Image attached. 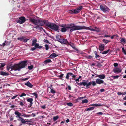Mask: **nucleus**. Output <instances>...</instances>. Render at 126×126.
Returning <instances> with one entry per match:
<instances>
[{"mask_svg": "<svg viewBox=\"0 0 126 126\" xmlns=\"http://www.w3.org/2000/svg\"><path fill=\"white\" fill-rule=\"evenodd\" d=\"M66 28L70 29V31L71 32L74 31L82 29H86L87 28L84 26H76L74 24L71 23L66 25Z\"/></svg>", "mask_w": 126, "mask_h": 126, "instance_id": "nucleus-1", "label": "nucleus"}, {"mask_svg": "<svg viewBox=\"0 0 126 126\" xmlns=\"http://www.w3.org/2000/svg\"><path fill=\"white\" fill-rule=\"evenodd\" d=\"M30 21L36 25H38L40 26H43L44 24H45L47 26V24H48L49 22L47 20H40L38 19H36L34 18H30L29 19Z\"/></svg>", "mask_w": 126, "mask_h": 126, "instance_id": "nucleus-2", "label": "nucleus"}, {"mask_svg": "<svg viewBox=\"0 0 126 126\" xmlns=\"http://www.w3.org/2000/svg\"><path fill=\"white\" fill-rule=\"evenodd\" d=\"M27 60L22 61L14 65L13 68H15V70L20 71L21 69L24 68L27 65Z\"/></svg>", "mask_w": 126, "mask_h": 126, "instance_id": "nucleus-3", "label": "nucleus"}, {"mask_svg": "<svg viewBox=\"0 0 126 126\" xmlns=\"http://www.w3.org/2000/svg\"><path fill=\"white\" fill-rule=\"evenodd\" d=\"M88 80H87L86 81L84 80V81L81 82L80 83L77 82V83L78 85H79L80 86H81L82 85L86 86V89L89 88V86L91 85V84H92V85L93 86L96 85V84L95 81H92V82H89L88 83Z\"/></svg>", "mask_w": 126, "mask_h": 126, "instance_id": "nucleus-4", "label": "nucleus"}, {"mask_svg": "<svg viewBox=\"0 0 126 126\" xmlns=\"http://www.w3.org/2000/svg\"><path fill=\"white\" fill-rule=\"evenodd\" d=\"M47 26L55 31H57L58 32H59V26L55 24L49 22L48 24L47 25Z\"/></svg>", "mask_w": 126, "mask_h": 126, "instance_id": "nucleus-5", "label": "nucleus"}, {"mask_svg": "<svg viewBox=\"0 0 126 126\" xmlns=\"http://www.w3.org/2000/svg\"><path fill=\"white\" fill-rule=\"evenodd\" d=\"M100 9L105 13L109 12L110 10L109 8L105 5H101L100 6Z\"/></svg>", "mask_w": 126, "mask_h": 126, "instance_id": "nucleus-6", "label": "nucleus"}, {"mask_svg": "<svg viewBox=\"0 0 126 126\" xmlns=\"http://www.w3.org/2000/svg\"><path fill=\"white\" fill-rule=\"evenodd\" d=\"M25 21V18L23 16L20 17L19 19H17L16 20V21L17 23L21 24L23 23Z\"/></svg>", "mask_w": 126, "mask_h": 126, "instance_id": "nucleus-7", "label": "nucleus"}, {"mask_svg": "<svg viewBox=\"0 0 126 126\" xmlns=\"http://www.w3.org/2000/svg\"><path fill=\"white\" fill-rule=\"evenodd\" d=\"M82 6H80L75 9L73 10L74 14H76L78 13L82 9Z\"/></svg>", "mask_w": 126, "mask_h": 126, "instance_id": "nucleus-8", "label": "nucleus"}, {"mask_svg": "<svg viewBox=\"0 0 126 126\" xmlns=\"http://www.w3.org/2000/svg\"><path fill=\"white\" fill-rule=\"evenodd\" d=\"M122 69L121 68L115 67L113 70V72L116 74L120 73L121 72Z\"/></svg>", "mask_w": 126, "mask_h": 126, "instance_id": "nucleus-9", "label": "nucleus"}, {"mask_svg": "<svg viewBox=\"0 0 126 126\" xmlns=\"http://www.w3.org/2000/svg\"><path fill=\"white\" fill-rule=\"evenodd\" d=\"M105 45L103 44H101L99 46V49L101 51H102L104 49Z\"/></svg>", "mask_w": 126, "mask_h": 126, "instance_id": "nucleus-10", "label": "nucleus"}, {"mask_svg": "<svg viewBox=\"0 0 126 126\" xmlns=\"http://www.w3.org/2000/svg\"><path fill=\"white\" fill-rule=\"evenodd\" d=\"M104 81L101 79H97L96 80V82H95L97 84H101L104 83Z\"/></svg>", "mask_w": 126, "mask_h": 126, "instance_id": "nucleus-11", "label": "nucleus"}, {"mask_svg": "<svg viewBox=\"0 0 126 126\" xmlns=\"http://www.w3.org/2000/svg\"><path fill=\"white\" fill-rule=\"evenodd\" d=\"M15 114L17 115L16 116V117L17 118L19 119L20 117H20V116L21 115V114L19 112L17 111H15Z\"/></svg>", "mask_w": 126, "mask_h": 126, "instance_id": "nucleus-12", "label": "nucleus"}, {"mask_svg": "<svg viewBox=\"0 0 126 126\" xmlns=\"http://www.w3.org/2000/svg\"><path fill=\"white\" fill-rule=\"evenodd\" d=\"M27 100L28 102L30 103V104L29 105L30 107H31L32 106L33 104V99L32 98H29L27 99Z\"/></svg>", "mask_w": 126, "mask_h": 126, "instance_id": "nucleus-13", "label": "nucleus"}, {"mask_svg": "<svg viewBox=\"0 0 126 126\" xmlns=\"http://www.w3.org/2000/svg\"><path fill=\"white\" fill-rule=\"evenodd\" d=\"M60 42L61 43L67 44L68 43V41H67V39H61Z\"/></svg>", "mask_w": 126, "mask_h": 126, "instance_id": "nucleus-14", "label": "nucleus"}, {"mask_svg": "<svg viewBox=\"0 0 126 126\" xmlns=\"http://www.w3.org/2000/svg\"><path fill=\"white\" fill-rule=\"evenodd\" d=\"M67 44L70 45V46H71L73 49H75V50L78 51V50L74 46V44L72 43L71 42H70V43L68 42V43Z\"/></svg>", "mask_w": 126, "mask_h": 126, "instance_id": "nucleus-15", "label": "nucleus"}, {"mask_svg": "<svg viewBox=\"0 0 126 126\" xmlns=\"http://www.w3.org/2000/svg\"><path fill=\"white\" fill-rule=\"evenodd\" d=\"M98 77L99 78L101 79H103L105 78V75L103 74L101 75H97V76H95V77Z\"/></svg>", "mask_w": 126, "mask_h": 126, "instance_id": "nucleus-16", "label": "nucleus"}, {"mask_svg": "<svg viewBox=\"0 0 126 126\" xmlns=\"http://www.w3.org/2000/svg\"><path fill=\"white\" fill-rule=\"evenodd\" d=\"M25 84L30 88H32L33 86V85L29 81L27 82Z\"/></svg>", "mask_w": 126, "mask_h": 126, "instance_id": "nucleus-17", "label": "nucleus"}, {"mask_svg": "<svg viewBox=\"0 0 126 126\" xmlns=\"http://www.w3.org/2000/svg\"><path fill=\"white\" fill-rule=\"evenodd\" d=\"M17 120L19 121H21L23 124H24L26 122V121H25L23 118H22L21 117H20L19 119H18Z\"/></svg>", "mask_w": 126, "mask_h": 126, "instance_id": "nucleus-18", "label": "nucleus"}, {"mask_svg": "<svg viewBox=\"0 0 126 126\" xmlns=\"http://www.w3.org/2000/svg\"><path fill=\"white\" fill-rule=\"evenodd\" d=\"M52 62L51 60L50 59H48L45 60L44 62L43 63L45 64H46L47 63H50Z\"/></svg>", "mask_w": 126, "mask_h": 126, "instance_id": "nucleus-19", "label": "nucleus"}, {"mask_svg": "<svg viewBox=\"0 0 126 126\" xmlns=\"http://www.w3.org/2000/svg\"><path fill=\"white\" fill-rule=\"evenodd\" d=\"M0 64L1 65H0V69L1 70H3V68L2 67L5 66L6 64L5 63H1Z\"/></svg>", "mask_w": 126, "mask_h": 126, "instance_id": "nucleus-20", "label": "nucleus"}, {"mask_svg": "<svg viewBox=\"0 0 126 126\" xmlns=\"http://www.w3.org/2000/svg\"><path fill=\"white\" fill-rule=\"evenodd\" d=\"M0 74L2 76H6L9 75V74L3 71H1L0 72Z\"/></svg>", "mask_w": 126, "mask_h": 126, "instance_id": "nucleus-21", "label": "nucleus"}, {"mask_svg": "<svg viewBox=\"0 0 126 126\" xmlns=\"http://www.w3.org/2000/svg\"><path fill=\"white\" fill-rule=\"evenodd\" d=\"M90 106H103V105H101L99 104H92Z\"/></svg>", "mask_w": 126, "mask_h": 126, "instance_id": "nucleus-22", "label": "nucleus"}, {"mask_svg": "<svg viewBox=\"0 0 126 126\" xmlns=\"http://www.w3.org/2000/svg\"><path fill=\"white\" fill-rule=\"evenodd\" d=\"M39 25L38 24V25H37V26L35 27L34 28L40 31L42 30L43 29V28L42 27H39Z\"/></svg>", "mask_w": 126, "mask_h": 126, "instance_id": "nucleus-23", "label": "nucleus"}, {"mask_svg": "<svg viewBox=\"0 0 126 126\" xmlns=\"http://www.w3.org/2000/svg\"><path fill=\"white\" fill-rule=\"evenodd\" d=\"M14 66V65H13V66H11V67H9L8 68H7V70H8V71H9V70L11 69V71H12V70H14L15 71H16L15 70V69H15L16 68H13V67Z\"/></svg>", "mask_w": 126, "mask_h": 126, "instance_id": "nucleus-24", "label": "nucleus"}, {"mask_svg": "<svg viewBox=\"0 0 126 126\" xmlns=\"http://www.w3.org/2000/svg\"><path fill=\"white\" fill-rule=\"evenodd\" d=\"M61 36H60L59 35H58L56 36V38L57 41L60 42V41L61 40Z\"/></svg>", "mask_w": 126, "mask_h": 126, "instance_id": "nucleus-25", "label": "nucleus"}, {"mask_svg": "<svg viewBox=\"0 0 126 126\" xmlns=\"http://www.w3.org/2000/svg\"><path fill=\"white\" fill-rule=\"evenodd\" d=\"M67 31V29L66 27L62 28L61 29V31L62 32H65Z\"/></svg>", "mask_w": 126, "mask_h": 126, "instance_id": "nucleus-26", "label": "nucleus"}, {"mask_svg": "<svg viewBox=\"0 0 126 126\" xmlns=\"http://www.w3.org/2000/svg\"><path fill=\"white\" fill-rule=\"evenodd\" d=\"M58 55L55 53H52L49 56L51 57H52V58H55Z\"/></svg>", "mask_w": 126, "mask_h": 126, "instance_id": "nucleus-27", "label": "nucleus"}, {"mask_svg": "<svg viewBox=\"0 0 126 126\" xmlns=\"http://www.w3.org/2000/svg\"><path fill=\"white\" fill-rule=\"evenodd\" d=\"M59 116L58 115H57L55 116H54L53 118V121H55L58 120L59 119Z\"/></svg>", "mask_w": 126, "mask_h": 126, "instance_id": "nucleus-28", "label": "nucleus"}, {"mask_svg": "<svg viewBox=\"0 0 126 126\" xmlns=\"http://www.w3.org/2000/svg\"><path fill=\"white\" fill-rule=\"evenodd\" d=\"M88 102V101L87 99H84L83 100L82 102H81V103L82 104H84V103H87Z\"/></svg>", "mask_w": 126, "mask_h": 126, "instance_id": "nucleus-29", "label": "nucleus"}, {"mask_svg": "<svg viewBox=\"0 0 126 126\" xmlns=\"http://www.w3.org/2000/svg\"><path fill=\"white\" fill-rule=\"evenodd\" d=\"M110 49H108L107 50H105L102 53L103 54H106L109 51H110Z\"/></svg>", "mask_w": 126, "mask_h": 126, "instance_id": "nucleus-30", "label": "nucleus"}, {"mask_svg": "<svg viewBox=\"0 0 126 126\" xmlns=\"http://www.w3.org/2000/svg\"><path fill=\"white\" fill-rule=\"evenodd\" d=\"M94 109V107H89L86 110V111H87L88 110H93Z\"/></svg>", "mask_w": 126, "mask_h": 126, "instance_id": "nucleus-31", "label": "nucleus"}, {"mask_svg": "<svg viewBox=\"0 0 126 126\" xmlns=\"http://www.w3.org/2000/svg\"><path fill=\"white\" fill-rule=\"evenodd\" d=\"M94 28H95V31H96L97 32H99L100 31V29L99 28H97L96 27H94Z\"/></svg>", "mask_w": 126, "mask_h": 126, "instance_id": "nucleus-32", "label": "nucleus"}, {"mask_svg": "<svg viewBox=\"0 0 126 126\" xmlns=\"http://www.w3.org/2000/svg\"><path fill=\"white\" fill-rule=\"evenodd\" d=\"M103 41L105 44H107L110 41H109L108 40H106L103 39Z\"/></svg>", "mask_w": 126, "mask_h": 126, "instance_id": "nucleus-33", "label": "nucleus"}, {"mask_svg": "<svg viewBox=\"0 0 126 126\" xmlns=\"http://www.w3.org/2000/svg\"><path fill=\"white\" fill-rule=\"evenodd\" d=\"M17 39L18 40H20L23 41V38L22 37H19Z\"/></svg>", "mask_w": 126, "mask_h": 126, "instance_id": "nucleus-34", "label": "nucleus"}, {"mask_svg": "<svg viewBox=\"0 0 126 126\" xmlns=\"http://www.w3.org/2000/svg\"><path fill=\"white\" fill-rule=\"evenodd\" d=\"M33 68V66L32 65H31V66H28V68L29 70H31Z\"/></svg>", "mask_w": 126, "mask_h": 126, "instance_id": "nucleus-35", "label": "nucleus"}, {"mask_svg": "<svg viewBox=\"0 0 126 126\" xmlns=\"http://www.w3.org/2000/svg\"><path fill=\"white\" fill-rule=\"evenodd\" d=\"M67 105L68 106H73V104L71 102L67 103Z\"/></svg>", "mask_w": 126, "mask_h": 126, "instance_id": "nucleus-36", "label": "nucleus"}, {"mask_svg": "<svg viewBox=\"0 0 126 126\" xmlns=\"http://www.w3.org/2000/svg\"><path fill=\"white\" fill-rule=\"evenodd\" d=\"M86 58L87 59H91L93 58V57L91 55H88L86 56Z\"/></svg>", "mask_w": 126, "mask_h": 126, "instance_id": "nucleus-37", "label": "nucleus"}, {"mask_svg": "<svg viewBox=\"0 0 126 126\" xmlns=\"http://www.w3.org/2000/svg\"><path fill=\"white\" fill-rule=\"evenodd\" d=\"M18 102H19V104L21 106H22L24 105L22 101H19Z\"/></svg>", "mask_w": 126, "mask_h": 126, "instance_id": "nucleus-38", "label": "nucleus"}, {"mask_svg": "<svg viewBox=\"0 0 126 126\" xmlns=\"http://www.w3.org/2000/svg\"><path fill=\"white\" fill-rule=\"evenodd\" d=\"M68 12L69 13H70L71 14H74L73 10H69L68 11Z\"/></svg>", "mask_w": 126, "mask_h": 126, "instance_id": "nucleus-39", "label": "nucleus"}, {"mask_svg": "<svg viewBox=\"0 0 126 126\" xmlns=\"http://www.w3.org/2000/svg\"><path fill=\"white\" fill-rule=\"evenodd\" d=\"M21 116H23L25 117H28L30 116V115H26L25 114H23V115H21Z\"/></svg>", "mask_w": 126, "mask_h": 126, "instance_id": "nucleus-40", "label": "nucleus"}, {"mask_svg": "<svg viewBox=\"0 0 126 126\" xmlns=\"http://www.w3.org/2000/svg\"><path fill=\"white\" fill-rule=\"evenodd\" d=\"M50 92L52 94H54L56 93L55 91L52 89H51Z\"/></svg>", "mask_w": 126, "mask_h": 126, "instance_id": "nucleus-41", "label": "nucleus"}, {"mask_svg": "<svg viewBox=\"0 0 126 126\" xmlns=\"http://www.w3.org/2000/svg\"><path fill=\"white\" fill-rule=\"evenodd\" d=\"M66 24H62L61 25H59V26L61 27H62V28L66 27Z\"/></svg>", "mask_w": 126, "mask_h": 126, "instance_id": "nucleus-42", "label": "nucleus"}, {"mask_svg": "<svg viewBox=\"0 0 126 126\" xmlns=\"http://www.w3.org/2000/svg\"><path fill=\"white\" fill-rule=\"evenodd\" d=\"M122 51L123 52L124 54L126 55V51L124 49V47H123L122 48Z\"/></svg>", "mask_w": 126, "mask_h": 126, "instance_id": "nucleus-43", "label": "nucleus"}, {"mask_svg": "<svg viewBox=\"0 0 126 126\" xmlns=\"http://www.w3.org/2000/svg\"><path fill=\"white\" fill-rule=\"evenodd\" d=\"M120 41L122 42H123L124 43H126L125 40V39L122 38L120 40Z\"/></svg>", "mask_w": 126, "mask_h": 126, "instance_id": "nucleus-44", "label": "nucleus"}, {"mask_svg": "<svg viewBox=\"0 0 126 126\" xmlns=\"http://www.w3.org/2000/svg\"><path fill=\"white\" fill-rule=\"evenodd\" d=\"M45 46L46 47V50H47L49 48V47L48 45L47 44H46L45 45Z\"/></svg>", "mask_w": 126, "mask_h": 126, "instance_id": "nucleus-45", "label": "nucleus"}, {"mask_svg": "<svg viewBox=\"0 0 126 126\" xmlns=\"http://www.w3.org/2000/svg\"><path fill=\"white\" fill-rule=\"evenodd\" d=\"M119 77L118 76H112L111 77H113V79H118Z\"/></svg>", "mask_w": 126, "mask_h": 126, "instance_id": "nucleus-46", "label": "nucleus"}, {"mask_svg": "<svg viewBox=\"0 0 126 126\" xmlns=\"http://www.w3.org/2000/svg\"><path fill=\"white\" fill-rule=\"evenodd\" d=\"M6 42V41H4V43H3L2 45H0V46H2L3 47H4L5 45V43Z\"/></svg>", "mask_w": 126, "mask_h": 126, "instance_id": "nucleus-47", "label": "nucleus"}, {"mask_svg": "<svg viewBox=\"0 0 126 126\" xmlns=\"http://www.w3.org/2000/svg\"><path fill=\"white\" fill-rule=\"evenodd\" d=\"M26 95V94H25L23 93L21 95H20L19 96L20 97H22L23 96H25Z\"/></svg>", "mask_w": 126, "mask_h": 126, "instance_id": "nucleus-48", "label": "nucleus"}, {"mask_svg": "<svg viewBox=\"0 0 126 126\" xmlns=\"http://www.w3.org/2000/svg\"><path fill=\"white\" fill-rule=\"evenodd\" d=\"M104 37H110V35H105L103 36Z\"/></svg>", "mask_w": 126, "mask_h": 126, "instance_id": "nucleus-49", "label": "nucleus"}, {"mask_svg": "<svg viewBox=\"0 0 126 126\" xmlns=\"http://www.w3.org/2000/svg\"><path fill=\"white\" fill-rule=\"evenodd\" d=\"M29 79V78H23L22 79V80L23 81H24L25 80H27Z\"/></svg>", "mask_w": 126, "mask_h": 126, "instance_id": "nucleus-50", "label": "nucleus"}, {"mask_svg": "<svg viewBox=\"0 0 126 126\" xmlns=\"http://www.w3.org/2000/svg\"><path fill=\"white\" fill-rule=\"evenodd\" d=\"M39 46V45L37 43H36L34 47L36 49L37 48H38Z\"/></svg>", "mask_w": 126, "mask_h": 126, "instance_id": "nucleus-51", "label": "nucleus"}, {"mask_svg": "<svg viewBox=\"0 0 126 126\" xmlns=\"http://www.w3.org/2000/svg\"><path fill=\"white\" fill-rule=\"evenodd\" d=\"M33 95L35 96V98H37L38 97L37 94L35 93H33Z\"/></svg>", "mask_w": 126, "mask_h": 126, "instance_id": "nucleus-52", "label": "nucleus"}, {"mask_svg": "<svg viewBox=\"0 0 126 126\" xmlns=\"http://www.w3.org/2000/svg\"><path fill=\"white\" fill-rule=\"evenodd\" d=\"M96 66L98 67H101L102 66V65L100 64V63H98L97 64Z\"/></svg>", "mask_w": 126, "mask_h": 126, "instance_id": "nucleus-53", "label": "nucleus"}, {"mask_svg": "<svg viewBox=\"0 0 126 126\" xmlns=\"http://www.w3.org/2000/svg\"><path fill=\"white\" fill-rule=\"evenodd\" d=\"M95 54L96 55L95 58L96 59H97L98 58H99V56L98 55H97V52L95 53Z\"/></svg>", "mask_w": 126, "mask_h": 126, "instance_id": "nucleus-54", "label": "nucleus"}, {"mask_svg": "<svg viewBox=\"0 0 126 126\" xmlns=\"http://www.w3.org/2000/svg\"><path fill=\"white\" fill-rule=\"evenodd\" d=\"M41 107L42 109H45L46 108V105H44L43 106H41Z\"/></svg>", "mask_w": 126, "mask_h": 126, "instance_id": "nucleus-55", "label": "nucleus"}, {"mask_svg": "<svg viewBox=\"0 0 126 126\" xmlns=\"http://www.w3.org/2000/svg\"><path fill=\"white\" fill-rule=\"evenodd\" d=\"M69 75L68 74V73L67 74L66 78L67 79H69Z\"/></svg>", "mask_w": 126, "mask_h": 126, "instance_id": "nucleus-56", "label": "nucleus"}, {"mask_svg": "<svg viewBox=\"0 0 126 126\" xmlns=\"http://www.w3.org/2000/svg\"><path fill=\"white\" fill-rule=\"evenodd\" d=\"M36 42H37V40L36 39H35V40H33L32 41V43H34L35 44H36Z\"/></svg>", "mask_w": 126, "mask_h": 126, "instance_id": "nucleus-57", "label": "nucleus"}, {"mask_svg": "<svg viewBox=\"0 0 126 126\" xmlns=\"http://www.w3.org/2000/svg\"><path fill=\"white\" fill-rule=\"evenodd\" d=\"M29 39H24L23 38V42H27L28 40Z\"/></svg>", "mask_w": 126, "mask_h": 126, "instance_id": "nucleus-58", "label": "nucleus"}, {"mask_svg": "<svg viewBox=\"0 0 126 126\" xmlns=\"http://www.w3.org/2000/svg\"><path fill=\"white\" fill-rule=\"evenodd\" d=\"M118 65V64L116 63H114L113 64V65L114 67H116Z\"/></svg>", "mask_w": 126, "mask_h": 126, "instance_id": "nucleus-59", "label": "nucleus"}, {"mask_svg": "<svg viewBox=\"0 0 126 126\" xmlns=\"http://www.w3.org/2000/svg\"><path fill=\"white\" fill-rule=\"evenodd\" d=\"M44 42H45L46 43H49V41L47 40H44Z\"/></svg>", "mask_w": 126, "mask_h": 126, "instance_id": "nucleus-60", "label": "nucleus"}, {"mask_svg": "<svg viewBox=\"0 0 126 126\" xmlns=\"http://www.w3.org/2000/svg\"><path fill=\"white\" fill-rule=\"evenodd\" d=\"M67 88L68 90H71V87L69 85H68L67 86Z\"/></svg>", "mask_w": 126, "mask_h": 126, "instance_id": "nucleus-61", "label": "nucleus"}, {"mask_svg": "<svg viewBox=\"0 0 126 126\" xmlns=\"http://www.w3.org/2000/svg\"><path fill=\"white\" fill-rule=\"evenodd\" d=\"M17 95H16L13 96V97H12V99H14L16 98L17 97Z\"/></svg>", "mask_w": 126, "mask_h": 126, "instance_id": "nucleus-62", "label": "nucleus"}, {"mask_svg": "<svg viewBox=\"0 0 126 126\" xmlns=\"http://www.w3.org/2000/svg\"><path fill=\"white\" fill-rule=\"evenodd\" d=\"M96 114H100L102 115L103 114V113L101 112H97L96 113Z\"/></svg>", "mask_w": 126, "mask_h": 126, "instance_id": "nucleus-63", "label": "nucleus"}, {"mask_svg": "<svg viewBox=\"0 0 126 126\" xmlns=\"http://www.w3.org/2000/svg\"><path fill=\"white\" fill-rule=\"evenodd\" d=\"M100 91L101 92H103L105 91V90L103 89H100Z\"/></svg>", "mask_w": 126, "mask_h": 126, "instance_id": "nucleus-64", "label": "nucleus"}]
</instances>
